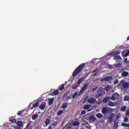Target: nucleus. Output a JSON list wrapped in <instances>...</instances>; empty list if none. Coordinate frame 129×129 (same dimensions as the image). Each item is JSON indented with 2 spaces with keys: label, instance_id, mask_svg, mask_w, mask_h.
<instances>
[{
  "label": "nucleus",
  "instance_id": "f257e3e1",
  "mask_svg": "<svg viewBox=\"0 0 129 129\" xmlns=\"http://www.w3.org/2000/svg\"><path fill=\"white\" fill-rule=\"evenodd\" d=\"M85 67V63H82L80 64L73 73V76L75 77L76 75H77L78 74H79V73L81 72V71L82 70V69H83L84 67Z\"/></svg>",
  "mask_w": 129,
  "mask_h": 129
},
{
  "label": "nucleus",
  "instance_id": "f03ea898",
  "mask_svg": "<svg viewBox=\"0 0 129 129\" xmlns=\"http://www.w3.org/2000/svg\"><path fill=\"white\" fill-rule=\"evenodd\" d=\"M118 54H120V51L119 50H116L115 51H113L111 53H109L107 55V57H112V56H114V57H115L116 56H117V55H118Z\"/></svg>",
  "mask_w": 129,
  "mask_h": 129
},
{
  "label": "nucleus",
  "instance_id": "7ed1b4c3",
  "mask_svg": "<svg viewBox=\"0 0 129 129\" xmlns=\"http://www.w3.org/2000/svg\"><path fill=\"white\" fill-rule=\"evenodd\" d=\"M108 111H110V112H112L113 111V109H112L111 108H103L102 110V113H106V112H108Z\"/></svg>",
  "mask_w": 129,
  "mask_h": 129
},
{
  "label": "nucleus",
  "instance_id": "20e7f679",
  "mask_svg": "<svg viewBox=\"0 0 129 129\" xmlns=\"http://www.w3.org/2000/svg\"><path fill=\"white\" fill-rule=\"evenodd\" d=\"M111 100H116V99H118V98H119V95L117 93H115L114 94H113L111 97H110Z\"/></svg>",
  "mask_w": 129,
  "mask_h": 129
},
{
  "label": "nucleus",
  "instance_id": "39448f33",
  "mask_svg": "<svg viewBox=\"0 0 129 129\" xmlns=\"http://www.w3.org/2000/svg\"><path fill=\"white\" fill-rule=\"evenodd\" d=\"M87 87H88V84H85L83 88L80 90V91L79 92L78 94L79 95H81L82 93H83L84 91H85V90L86 89V88H87Z\"/></svg>",
  "mask_w": 129,
  "mask_h": 129
},
{
  "label": "nucleus",
  "instance_id": "423d86ee",
  "mask_svg": "<svg viewBox=\"0 0 129 129\" xmlns=\"http://www.w3.org/2000/svg\"><path fill=\"white\" fill-rule=\"evenodd\" d=\"M96 101V99L94 98H90L88 99V103L92 104L94 103Z\"/></svg>",
  "mask_w": 129,
  "mask_h": 129
},
{
  "label": "nucleus",
  "instance_id": "0eeeda50",
  "mask_svg": "<svg viewBox=\"0 0 129 129\" xmlns=\"http://www.w3.org/2000/svg\"><path fill=\"white\" fill-rule=\"evenodd\" d=\"M129 55V49L123 51L122 52V55L123 57H126Z\"/></svg>",
  "mask_w": 129,
  "mask_h": 129
},
{
  "label": "nucleus",
  "instance_id": "6e6552de",
  "mask_svg": "<svg viewBox=\"0 0 129 129\" xmlns=\"http://www.w3.org/2000/svg\"><path fill=\"white\" fill-rule=\"evenodd\" d=\"M110 80H112V77L111 76H108L101 80V81H110Z\"/></svg>",
  "mask_w": 129,
  "mask_h": 129
},
{
  "label": "nucleus",
  "instance_id": "1a4fd4ad",
  "mask_svg": "<svg viewBox=\"0 0 129 129\" xmlns=\"http://www.w3.org/2000/svg\"><path fill=\"white\" fill-rule=\"evenodd\" d=\"M85 78H86V76H84L83 78L80 79L77 82V84L80 85V84L83 82V81L84 80V79H85Z\"/></svg>",
  "mask_w": 129,
  "mask_h": 129
},
{
  "label": "nucleus",
  "instance_id": "9d476101",
  "mask_svg": "<svg viewBox=\"0 0 129 129\" xmlns=\"http://www.w3.org/2000/svg\"><path fill=\"white\" fill-rule=\"evenodd\" d=\"M89 120L90 122H93V121L96 120V118L94 116H91L89 118Z\"/></svg>",
  "mask_w": 129,
  "mask_h": 129
},
{
  "label": "nucleus",
  "instance_id": "9b49d317",
  "mask_svg": "<svg viewBox=\"0 0 129 129\" xmlns=\"http://www.w3.org/2000/svg\"><path fill=\"white\" fill-rule=\"evenodd\" d=\"M68 106V103L64 102V103H62L61 105V108H62V109H63V110H65V109L67 108Z\"/></svg>",
  "mask_w": 129,
  "mask_h": 129
},
{
  "label": "nucleus",
  "instance_id": "f8f14e48",
  "mask_svg": "<svg viewBox=\"0 0 129 129\" xmlns=\"http://www.w3.org/2000/svg\"><path fill=\"white\" fill-rule=\"evenodd\" d=\"M45 107H46V103H42L41 105L39 106L40 109L41 110H44L45 109Z\"/></svg>",
  "mask_w": 129,
  "mask_h": 129
},
{
  "label": "nucleus",
  "instance_id": "ddd939ff",
  "mask_svg": "<svg viewBox=\"0 0 129 129\" xmlns=\"http://www.w3.org/2000/svg\"><path fill=\"white\" fill-rule=\"evenodd\" d=\"M122 86H123V88H124V89H127V88H128V86H129V83H123L122 85Z\"/></svg>",
  "mask_w": 129,
  "mask_h": 129
},
{
  "label": "nucleus",
  "instance_id": "4468645a",
  "mask_svg": "<svg viewBox=\"0 0 129 129\" xmlns=\"http://www.w3.org/2000/svg\"><path fill=\"white\" fill-rule=\"evenodd\" d=\"M109 106H116V102H112L111 101L108 102Z\"/></svg>",
  "mask_w": 129,
  "mask_h": 129
},
{
  "label": "nucleus",
  "instance_id": "2eb2a0df",
  "mask_svg": "<svg viewBox=\"0 0 129 129\" xmlns=\"http://www.w3.org/2000/svg\"><path fill=\"white\" fill-rule=\"evenodd\" d=\"M32 127V121L29 122L27 125H26V127H25V129H30Z\"/></svg>",
  "mask_w": 129,
  "mask_h": 129
},
{
  "label": "nucleus",
  "instance_id": "dca6fc26",
  "mask_svg": "<svg viewBox=\"0 0 129 129\" xmlns=\"http://www.w3.org/2000/svg\"><path fill=\"white\" fill-rule=\"evenodd\" d=\"M110 89H112V86H107L105 87V90H106V91H109Z\"/></svg>",
  "mask_w": 129,
  "mask_h": 129
},
{
  "label": "nucleus",
  "instance_id": "f3484780",
  "mask_svg": "<svg viewBox=\"0 0 129 129\" xmlns=\"http://www.w3.org/2000/svg\"><path fill=\"white\" fill-rule=\"evenodd\" d=\"M39 106V102H36L33 104V106L31 108V109H34V107H38Z\"/></svg>",
  "mask_w": 129,
  "mask_h": 129
},
{
  "label": "nucleus",
  "instance_id": "a211bd4d",
  "mask_svg": "<svg viewBox=\"0 0 129 129\" xmlns=\"http://www.w3.org/2000/svg\"><path fill=\"white\" fill-rule=\"evenodd\" d=\"M111 99L110 97H107L104 98L103 101L104 103H106V102H107V101H108V100H109V99Z\"/></svg>",
  "mask_w": 129,
  "mask_h": 129
},
{
  "label": "nucleus",
  "instance_id": "6ab92c4d",
  "mask_svg": "<svg viewBox=\"0 0 129 129\" xmlns=\"http://www.w3.org/2000/svg\"><path fill=\"white\" fill-rule=\"evenodd\" d=\"M39 117V115H38L37 114H34L33 115H32V118L33 120H36V119Z\"/></svg>",
  "mask_w": 129,
  "mask_h": 129
},
{
  "label": "nucleus",
  "instance_id": "aec40b11",
  "mask_svg": "<svg viewBox=\"0 0 129 129\" xmlns=\"http://www.w3.org/2000/svg\"><path fill=\"white\" fill-rule=\"evenodd\" d=\"M50 122H51V121L49 119H46L44 122L45 123L46 126H47L48 124H50Z\"/></svg>",
  "mask_w": 129,
  "mask_h": 129
},
{
  "label": "nucleus",
  "instance_id": "412c9836",
  "mask_svg": "<svg viewBox=\"0 0 129 129\" xmlns=\"http://www.w3.org/2000/svg\"><path fill=\"white\" fill-rule=\"evenodd\" d=\"M96 116L97 118H102V117H103V115L101 113H98L96 115Z\"/></svg>",
  "mask_w": 129,
  "mask_h": 129
},
{
  "label": "nucleus",
  "instance_id": "4be33fe9",
  "mask_svg": "<svg viewBox=\"0 0 129 129\" xmlns=\"http://www.w3.org/2000/svg\"><path fill=\"white\" fill-rule=\"evenodd\" d=\"M73 124L74 126H78V125H80V122L75 121L73 122Z\"/></svg>",
  "mask_w": 129,
  "mask_h": 129
},
{
  "label": "nucleus",
  "instance_id": "5701e85b",
  "mask_svg": "<svg viewBox=\"0 0 129 129\" xmlns=\"http://www.w3.org/2000/svg\"><path fill=\"white\" fill-rule=\"evenodd\" d=\"M17 124L19 127L23 126V122L21 121H18Z\"/></svg>",
  "mask_w": 129,
  "mask_h": 129
},
{
  "label": "nucleus",
  "instance_id": "b1692460",
  "mask_svg": "<svg viewBox=\"0 0 129 129\" xmlns=\"http://www.w3.org/2000/svg\"><path fill=\"white\" fill-rule=\"evenodd\" d=\"M53 101H54V98H51L49 99V105H51L53 103Z\"/></svg>",
  "mask_w": 129,
  "mask_h": 129
},
{
  "label": "nucleus",
  "instance_id": "393cba45",
  "mask_svg": "<svg viewBox=\"0 0 129 129\" xmlns=\"http://www.w3.org/2000/svg\"><path fill=\"white\" fill-rule=\"evenodd\" d=\"M121 125L122 126H125V127H129V124L126 123H122Z\"/></svg>",
  "mask_w": 129,
  "mask_h": 129
},
{
  "label": "nucleus",
  "instance_id": "a878e982",
  "mask_svg": "<svg viewBox=\"0 0 129 129\" xmlns=\"http://www.w3.org/2000/svg\"><path fill=\"white\" fill-rule=\"evenodd\" d=\"M121 111H125L126 110V107L125 106H122L120 109Z\"/></svg>",
  "mask_w": 129,
  "mask_h": 129
},
{
  "label": "nucleus",
  "instance_id": "bb28decb",
  "mask_svg": "<svg viewBox=\"0 0 129 129\" xmlns=\"http://www.w3.org/2000/svg\"><path fill=\"white\" fill-rule=\"evenodd\" d=\"M90 105H87L84 106V109H88L90 108Z\"/></svg>",
  "mask_w": 129,
  "mask_h": 129
},
{
  "label": "nucleus",
  "instance_id": "cd10ccee",
  "mask_svg": "<svg viewBox=\"0 0 129 129\" xmlns=\"http://www.w3.org/2000/svg\"><path fill=\"white\" fill-rule=\"evenodd\" d=\"M10 121H11V122H13V123H16L17 122V119H10Z\"/></svg>",
  "mask_w": 129,
  "mask_h": 129
},
{
  "label": "nucleus",
  "instance_id": "c85d7f7f",
  "mask_svg": "<svg viewBox=\"0 0 129 129\" xmlns=\"http://www.w3.org/2000/svg\"><path fill=\"white\" fill-rule=\"evenodd\" d=\"M122 75H123V76H127V75H128V73H127V72H123Z\"/></svg>",
  "mask_w": 129,
  "mask_h": 129
},
{
  "label": "nucleus",
  "instance_id": "c756f323",
  "mask_svg": "<svg viewBox=\"0 0 129 129\" xmlns=\"http://www.w3.org/2000/svg\"><path fill=\"white\" fill-rule=\"evenodd\" d=\"M124 100H125V101H128V100H129V96H125L124 97Z\"/></svg>",
  "mask_w": 129,
  "mask_h": 129
},
{
  "label": "nucleus",
  "instance_id": "7c9ffc66",
  "mask_svg": "<svg viewBox=\"0 0 129 129\" xmlns=\"http://www.w3.org/2000/svg\"><path fill=\"white\" fill-rule=\"evenodd\" d=\"M78 95V92H75L74 94L73 95V98H75L76 96Z\"/></svg>",
  "mask_w": 129,
  "mask_h": 129
},
{
  "label": "nucleus",
  "instance_id": "2f4dec72",
  "mask_svg": "<svg viewBox=\"0 0 129 129\" xmlns=\"http://www.w3.org/2000/svg\"><path fill=\"white\" fill-rule=\"evenodd\" d=\"M115 67H116L117 68L118 67H121V63H118L115 65Z\"/></svg>",
  "mask_w": 129,
  "mask_h": 129
},
{
  "label": "nucleus",
  "instance_id": "473e14b6",
  "mask_svg": "<svg viewBox=\"0 0 129 129\" xmlns=\"http://www.w3.org/2000/svg\"><path fill=\"white\" fill-rule=\"evenodd\" d=\"M53 93L55 94V95H57V94H59V91L56 90L53 92Z\"/></svg>",
  "mask_w": 129,
  "mask_h": 129
},
{
  "label": "nucleus",
  "instance_id": "72a5a7b5",
  "mask_svg": "<svg viewBox=\"0 0 129 129\" xmlns=\"http://www.w3.org/2000/svg\"><path fill=\"white\" fill-rule=\"evenodd\" d=\"M109 118L113 119V118H114V113H111L110 115Z\"/></svg>",
  "mask_w": 129,
  "mask_h": 129
},
{
  "label": "nucleus",
  "instance_id": "f704fd0d",
  "mask_svg": "<svg viewBox=\"0 0 129 129\" xmlns=\"http://www.w3.org/2000/svg\"><path fill=\"white\" fill-rule=\"evenodd\" d=\"M115 58L116 59H119V60H121V57L120 56L118 55H117V56H116L115 57Z\"/></svg>",
  "mask_w": 129,
  "mask_h": 129
},
{
  "label": "nucleus",
  "instance_id": "c9c22d12",
  "mask_svg": "<svg viewBox=\"0 0 129 129\" xmlns=\"http://www.w3.org/2000/svg\"><path fill=\"white\" fill-rule=\"evenodd\" d=\"M78 86H79V85H76L72 87V89H76V88H77V87H78Z\"/></svg>",
  "mask_w": 129,
  "mask_h": 129
},
{
  "label": "nucleus",
  "instance_id": "e433bc0d",
  "mask_svg": "<svg viewBox=\"0 0 129 129\" xmlns=\"http://www.w3.org/2000/svg\"><path fill=\"white\" fill-rule=\"evenodd\" d=\"M63 113V110H60L57 112V115H61Z\"/></svg>",
  "mask_w": 129,
  "mask_h": 129
},
{
  "label": "nucleus",
  "instance_id": "4c0bfd02",
  "mask_svg": "<svg viewBox=\"0 0 129 129\" xmlns=\"http://www.w3.org/2000/svg\"><path fill=\"white\" fill-rule=\"evenodd\" d=\"M124 122H127V121H128V118H127V117H125L124 118Z\"/></svg>",
  "mask_w": 129,
  "mask_h": 129
},
{
  "label": "nucleus",
  "instance_id": "58836bf2",
  "mask_svg": "<svg viewBox=\"0 0 129 129\" xmlns=\"http://www.w3.org/2000/svg\"><path fill=\"white\" fill-rule=\"evenodd\" d=\"M64 89V84L61 85L60 88H59L60 90H63Z\"/></svg>",
  "mask_w": 129,
  "mask_h": 129
},
{
  "label": "nucleus",
  "instance_id": "ea45409f",
  "mask_svg": "<svg viewBox=\"0 0 129 129\" xmlns=\"http://www.w3.org/2000/svg\"><path fill=\"white\" fill-rule=\"evenodd\" d=\"M112 119H113L109 117V123H111V122H112Z\"/></svg>",
  "mask_w": 129,
  "mask_h": 129
},
{
  "label": "nucleus",
  "instance_id": "a19ab883",
  "mask_svg": "<svg viewBox=\"0 0 129 129\" xmlns=\"http://www.w3.org/2000/svg\"><path fill=\"white\" fill-rule=\"evenodd\" d=\"M125 115L129 116V109L126 111L125 112Z\"/></svg>",
  "mask_w": 129,
  "mask_h": 129
},
{
  "label": "nucleus",
  "instance_id": "79ce46f5",
  "mask_svg": "<svg viewBox=\"0 0 129 129\" xmlns=\"http://www.w3.org/2000/svg\"><path fill=\"white\" fill-rule=\"evenodd\" d=\"M120 117V114H118L116 116V119H118Z\"/></svg>",
  "mask_w": 129,
  "mask_h": 129
},
{
  "label": "nucleus",
  "instance_id": "37998d69",
  "mask_svg": "<svg viewBox=\"0 0 129 129\" xmlns=\"http://www.w3.org/2000/svg\"><path fill=\"white\" fill-rule=\"evenodd\" d=\"M58 123V122H54L53 124H52V125L53 126H55V125H57V124Z\"/></svg>",
  "mask_w": 129,
  "mask_h": 129
},
{
  "label": "nucleus",
  "instance_id": "c03bdc74",
  "mask_svg": "<svg viewBox=\"0 0 129 129\" xmlns=\"http://www.w3.org/2000/svg\"><path fill=\"white\" fill-rule=\"evenodd\" d=\"M114 84H117L118 83V80H116L114 82Z\"/></svg>",
  "mask_w": 129,
  "mask_h": 129
},
{
  "label": "nucleus",
  "instance_id": "a18cd8bd",
  "mask_svg": "<svg viewBox=\"0 0 129 129\" xmlns=\"http://www.w3.org/2000/svg\"><path fill=\"white\" fill-rule=\"evenodd\" d=\"M85 113H86V111L85 110H83L82 111V114H85Z\"/></svg>",
  "mask_w": 129,
  "mask_h": 129
},
{
  "label": "nucleus",
  "instance_id": "49530a36",
  "mask_svg": "<svg viewBox=\"0 0 129 129\" xmlns=\"http://www.w3.org/2000/svg\"><path fill=\"white\" fill-rule=\"evenodd\" d=\"M22 111H19L18 113V115H21V114H22Z\"/></svg>",
  "mask_w": 129,
  "mask_h": 129
},
{
  "label": "nucleus",
  "instance_id": "de8ad7c7",
  "mask_svg": "<svg viewBox=\"0 0 129 129\" xmlns=\"http://www.w3.org/2000/svg\"><path fill=\"white\" fill-rule=\"evenodd\" d=\"M125 63H128V61H127V58H125Z\"/></svg>",
  "mask_w": 129,
  "mask_h": 129
},
{
  "label": "nucleus",
  "instance_id": "09e8293b",
  "mask_svg": "<svg viewBox=\"0 0 129 129\" xmlns=\"http://www.w3.org/2000/svg\"><path fill=\"white\" fill-rule=\"evenodd\" d=\"M96 89H97V87H95V88H94L93 89V91L94 92V91H95L96 90Z\"/></svg>",
  "mask_w": 129,
  "mask_h": 129
},
{
  "label": "nucleus",
  "instance_id": "8fccbe9b",
  "mask_svg": "<svg viewBox=\"0 0 129 129\" xmlns=\"http://www.w3.org/2000/svg\"><path fill=\"white\" fill-rule=\"evenodd\" d=\"M71 127L70 126H69L67 127L66 129H71Z\"/></svg>",
  "mask_w": 129,
  "mask_h": 129
},
{
  "label": "nucleus",
  "instance_id": "3c124183",
  "mask_svg": "<svg viewBox=\"0 0 129 129\" xmlns=\"http://www.w3.org/2000/svg\"><path fill=\"white\" fill-rule=\"evenodd\" d=\"M101 104V101H99L97 102V104L99 105Z\"/></svg>",
  "mask_w": 129,
  "mask_h": 129
},
{
  "label": "nucleus",
  "instance_id": "603ef678",
  "mask_svg": "<svg viewBox=\"0 0 129 129\" xmlns=\"http://www.w3.org/2000/svg\"><path fill=\"white\" fill-rule=\"evenodd\" d=\"M47 129H52V126H49L47 128Z\"/></svg>",
  "mask_w": 129,
  "mask_h": 129
},
{
  "label": "nucleus",
  "instance_id": "864d4df0",
  "mask_svg": "<svg viewBox=\"0 0 129 129\" xmlns=\"http://www.w3.org/2000/svg\"><path fill=\"white\" fill-rule=\"evenodd\" d=\"M124 82V80H122L121 81V84H122V83H123Z\"/></svg>",
  "mask_w": 129,
  "mask_h": 129
},
{
  "label": "nucleus",
  "instance_id": "5fc2aeb1",
  "mask_svg": "<svg viewBox=\"0 0 129 129\" xmlns=\"http://www.w3.org/2000/svg\"><path fill=\"white\" fill-rule=\"evenodd\" d=\"M104 58H107V57H106V56H104V57H103V58H102L101 59H104Z\"/></svg>",
  "mask_w": 129,
  "mask_h": 129
},
{
  "label": "nucleus",
  "instance_id": "6e6d98bb",
  "mask_svg": "<svg viewBox=\"0 0 129 129\" xmlns=\"http://www.w3.org/2000/svg\"><path fill=\"white\" fill-rule=\"evenodd\" d=\"M127 41H129V36H128V37L127 38Z\"/></svg>",
  "mask_w": 129,
  "mask_h": 129
},
{
  "label": "nucleus",
  "instance_id": "4d7b16f0",
  "mask_svg": "<svg viewBox=\"0 0 129 129\" xmlns=\"http://www.w3.org/2000/svg\"><path fill=\"white\" fill-rule=\"evenodd\" d=\"M111 92H112V93H113V92H114V90H112V91H111Z\"/></svg>",
  "mask_w": 129,
  "mask_h": 129
},
{
  "label": "nucleus",
  "instance_id": "13d9d810",
  "mask_svg": "<svg viewBox=\"0 0 129 129\" xmlns=\"http://www.w3.org/2000/svg\"><path fill=\"white\" fill-rule=\"evenodd\" d=\"M80 129H85V128L81 127Z\"/></svg>",
  "mask_w": 129,
  "mask_h": 129
},
{
  "label": "nucleus",
  "instance_id": "bf43d9fd",
  "mask_svg": "<svg viewBox=\"0 0 129 129\" xmlns=\"http://www.w3.org/2000/svg\"><path fill=\"white\" fill-rule=\"evenodd\" d=\"M36 129H38V128H36Z\"/></svg>",
  "mask_w": 129,
  "mask_h": 129
}]
</instances>
